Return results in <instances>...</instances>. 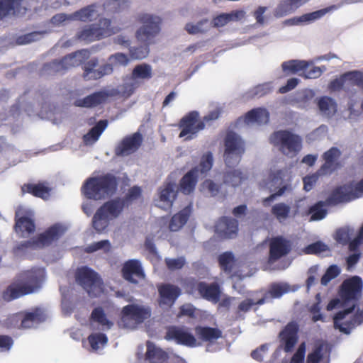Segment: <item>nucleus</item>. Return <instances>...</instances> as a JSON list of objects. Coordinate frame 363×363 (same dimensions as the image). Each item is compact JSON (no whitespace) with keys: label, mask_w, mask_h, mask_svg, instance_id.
<instances>
[{"label":"nucleus","mask_w":363,"mask_h":363,"mask_svg":"<svg viewBox=\"0 0 363 363\" xmlns=\"http://www.w3.org/2000/svg\"><path fill=\"white\" fill-rule=\"evenodd\" d=\"M245 151V143L237 133L228 130V184L235 187L246 179L242 172L237 169H230L240 162Z\"/></svg>","instance_id":"obj_1"},{"label":"nucleus","mask_w":363,"mask_h":363,"mask_svg":"<svg viewBox=\"0 0 363 363\" xmlns=\"http://www.w3.org/2000/svg\"><path fill=\"white\" fill-rule=\"evenodd\" d=\"M138 86L139 83L133 81L129 77L125 79V82L120 91L113 88L105 89L89 95L83 99H78L74 104L77 106L86 108L95 106L105 102L109 97L116 96L118 92H120L123 97H129Z\"/></svg>","instance_id":"obj_2"},{"label":"nucleus","mask_w":363,"mask_h":363,"mask_svg":"<svg viewBox=\"0 0 363 363\" xmlns=\"http://www.w3.org/2000/svg\"><path fill=\"white\" fill-rule=\"evenodd\" d=\"M116 189L115 177L106 175L87 179L83 186L84 195L91 199L99 200L112 195Z\"/></svg>","instance_id":"obj_3"},{"label":"nucleus","mask_w":363,"mask_h":363,"mask_svg":"<svg viewBox=\"0 0 363 363\" xmlns=\"http://www.w3.org/2000/svg\"><path fill=\"white\" fill-rule=\"evenodd\" d=\"M269 142L287 156L296 155L302 148L301 137L288 130L274 132L269 137Z\"/></svg>","instance_id":"obj_4"},{"label":"nucleus","mask_w":363,"mask_h":363,"mask_svg":"<svg viewBox=\"0 0 363 363\" xmlns=\"http://www.w3.org/2000/svg\"><path fill=\"white\" fill-rule=\"evenodd\" d=\"M150 315L151 311L147 306L138 303L129 304L123 308L118 324L125 328L134 329Z\"/></svg>","instance_id":"obj_5"},{"label":"nucleus","mask_w":363,"mask_h":363,"mask_svg":"<svg viewBox=\"0 0 363 363\" xmlns=\"http://www.w3.org/2000/svg\"><path fill=\"white\" fill-rule=\"evenodd\" d=\"M118 31V28L113 25L110 19L103 18L97 23L85 27L78 33V38L81 40L91 42L110 36Z\"/></svg>","instance_id":"obj_6"},{"label":"nucleus","mask_w":363,"mask_h":363,"mask_svg":"<svg viewBox=\"0 0 363 363\" xmlns=\"http://www.w3.org/2000/svg\"><path fill=\"white\" fill-rule=\"evenodd\" d=\"M143 26L137 30V39L146 44L152 43L160 31L161 18L158 16L145 13L140 16Z\"/></svg>","instance_id":"obj_7"},{"label":"nucleus","mask_w":363,"mask_h":363,"mask_svg":"<svg viewBox=\"0 0 363 363\" xmlns=\"http://www.w3.org/2000/svg\"><path fill=\"white\" fill-rule=\"evenodd\" d=\"M76 279L91 296H99L103 291L102 282L98 274L88 267L78 269Z\"/></svg>","instance_id":"obj_8"},{"label":"nucleus","mask_w":363,"mask_h":363,"mask_svg":"<svg viewBox=\"0 0 363 363\" xmlns=\"http://www.w3.org/2000/svg\"><path fill=\"white\" fill-rule=\"evenodd\" d=\"M356 306L357 303H352L347 308L340 311L335 315L333 323L335 329H338L345 334H349L354 328L363 323V311H357L350 320L342 322L347 315L354 311Z\"/></svg>","instance_id":"obj_9"},{"label":"nucleus","mask_w":363,"mask_h":363,"mask_svg":"<svg viewBox=\"0 0 363 363\" xmlns=\"http://www.w3.org/2000/svg\"><path fill=\"white\" fill-rule=\"evenodd\" d=\"M181 132L179 138L184 140H191L197 137L198 133L204 129L205 123L199 118V113L192 111L182 118L179 123Z\"/></svg>","instance_id":"obj_10"},{"label":"nucleus","mask_w":363,"mask_h":363,"mask_svg":"<svg viewBox=\"0 0 363 363\" xmlns=\"http://www.w3.org/2000/svg\"><path fill=\"white\" fill-rule=\"evenodd\" d=\"M363 282L358 276H354L345 279L341 284L340 289V296L343 305L348 303H357L362 295Z\"/></svg>","instance_id":"obj_11"},{"label":"nucleus","mask_w":363,"mask_h":363,"mask_svg":"<svg viewBox=\"0 0 363 363\" xmlns=\"http://www.w3.org/2000/svg\"><path fill=\"white\" fill-rule=\"evenodd\" d=\"M66 228L62 225L55 224L38 238L22 245L26 250H36L51 244L64 234Z\"/></svg>","instance_id":"obj_12"},{"label":"nucleus","mask_w":363,"mask_h":363,"mask_svg":"<svg viewBox=\"0 0 363 363\" xmlns=\"http://www.w3.org/2000/svg\"><path fill=\"white\" fill-rule=\"evenodd\" d=\"M43 277L44 271L43 269H40L38 271V274L35 277V285L33 286H22L17 284H11L4 292V299L7 301H10L23 295L34 292L38 288V284Z\"/></svg>","instance_id":"obj_13"},{"label":"nucleus","mask_w":363,"mask_h":363,"mask_svg":"<svg viewBox=\"0 0 363 363\" xmlns=\"http://www.w3.org/2000/svg\"><path fill=\"white\" fill-rule=\"evenodd\" d=\"M147 359L150 363H186L185 360L174 354L168 355L153 343H147Z\"/></svg>","instance_id":"obj_14"},{"label":"nucleus","mask_w":363,"mask_h":363,"mask_svg":"<svg viewBox=\"0 0 363 363\" xmlns=\"http://www.w3.org/2000/svg\"><path fill=\"white\" fill-rule=\"evenodd\" d=\"M299 326L295 321H291L279 333L280 342L284 352H291L298 340Z\"/></svg>","instance_id":"obj_15"},{"label":"nucleus","mask_w":363,"mask_h":363,"mask_svg":"<svg viewBox=\"0 0 363 363\" xmlns=\"http://www.w3.org/2000/svg\"><path fill=\"white\" fill-rule=\"evenodd\" d=\"M341 156L340 150L335 147L330 148L322 156L324 163L317 172L320 176L330 175L340 167L338 159Z\"/></svg>","instance_id":"obj_16"},{"label":"nucleus","mask_w":363,"mask_h":363,"mask_svg":"<svg viewBox=\"0 0 363 363\" xmlns=\"http://www.w3.org/2000/svg\"><path fill=\"white\" fill-rule=\"evenodd\" d=\"M291 250L289 240L282 236H276L269 242V260L276 262L281 257L287 255Z\"/></svg>","instance_id":"obj_17"},{"label":"nucleus","mask_w":363,"mask_h":363,"mask_svg":"<svg viewBox=\"0 0 363 363\" xmlns=\"http://www.w3.org/2000/svg\"><path fill=\"white\" fill-rule=\"evenodd\" d=\"M166 339L174 340L178 344L188 347H196L199 345L192 333L185 328L172 327L169 328L166 334Z\"/></svg>","instance_id":"obj_18"},{"label":"nucleus","mask_w":363,"mask_h":363,"mask_svg":"<svg viewBox=\"0 0 363 363\" xmlns=\"http://www.w3.org/2000/svg\"><path fill=\"white\" fill-rule=\"evenodd\" d=\"M176 196L175 186L167 184L160 187L154 202L157 207L167 211L172 208Z\"/></svg>","instance_id":"obj_19"},{"label":"nucleus","mask_w":363,"mask_h":363,"mask_svg":"<svg viewBox=\"0 0 363 363\" xmlns=\"http://www.w3.org/2000/svg\"><path fill=\"white\" fill-rule=\"evenodd\" d=\"M33 212L23 206H19L16 212V231L21 232L23 235L24 233H30L35 229V225L31 219Z\"/></svg>","instance_id":"obj_20"},{"label":"nucleus","mask_w":363,"mask_h":363,"mask_svg":"<svg viewBox=\"0 0 363 363\" xmlns=\"http://www.w3.org/2000/svg\"><path fill=\"white\" fill-rule=\"evenodd\" d=\"M88 55L87 50H79L66 56L61 62H52V66L57 72L68 69L81 65L88 57Z\"/></svg>","instance_id":"obj_21"},{"label":"nucleus","mask_w":363,"mask_h":363,"mask_svg":"<svg viewBox=\"0 0 363 363\" xmlns=\"http://www.w3.org/2000/svg\"><path fill=\"white\" fill-rule=\"evenodd\" d=\"M90 325L92 329L107 330L113 325V321L102 307L94 308L91 314Z\"/></svg>","instance_id":"obj_22"},{"label":"nucleus","mask_w":363,"mask_h":363,"mask_svg":"<svg viewBox=\"0 0 363 363\" xmlns=\"http://www.w3.org/2000/svg\"><path fill=\"white\" fill-rule=\"evenodd\" d=\"M143 137L139 133H135L125 138L116 148V154L126 156L135 152L140 146Z\"/></svg>","instance_id":"obj_23"},{"label":"nucleus","mask_w":363,"mask_h":363,"mask_svg":"<svg viewBox=\"0 0 363 363\" xmlns=\"http://www.w3.org/2000/svg\"><path fill=\"white\" fill-rule=\"evenodd\" d=\"M160 306L163 308H170L180 294V289L171 284H164L159 288Z\"/></svg>","instance_id":"obj_24"},{"label":"nucleus","mask_w":363,"mask_h":363,"mask_svg":"<svg viewBox=\"0 0 363 363\" xmlns=\"http://www.w3.org/2000/svg\"><path fill=\"white\" fill-rule=\"evenodd\" d=\"M123 277L133 283H137L139 279L144 278L141 264L138 260L130 259L126 262L122 269Z\"/></svg>","instance_id":"obj_25"},{"label":"nucleus","mask_w":363,"mask_h":363,"mask_svg":"<svg viewBox=\"0 0 363 363\" xmlns=\"http://www.w3.org/2000/svg\"><path fill=\"white\" fill-rule=\"evenodd\" d=\"M357 195H354L352 191H347L345 186H340L335 188L330 196L326 199V203L328 205H337L341 203H346L357 199Z\"/></svg>","instance_id":"obj_26"},{"label":"nucleus","mask_w":363,"mask_h":363,"mask_svg":"<svg viewBox=\"0 0 363 363\" xmlns=\"http://www.w3.org/2000/svg\"><path fill=\"white\" fill-rule=\"evenodd\" d=\"M308 1L309 0H282L274 9V16L276 18L286 16L295 11Z\"/></svg>","instance_id":"obj_27"},{"label":"nucleus","mask_w":363,"mask_h":363,"mask_svg":"<svg viewBox=\"0 0 363 363\" xmlns=\"http://www.w3.org/2000/svg\"><path fill=\"white\" fill-rule=\"evenodd\" d=\"M241 120L246 124L267 123L269 120V113L266 108H256L247 112L243 118H239V121Z\"/></svg>","instance_id":"obj_28"},{"label":"nucleus","mask_w":363,"mask_h":363,"mask_svg":"<svg viewBox=\"0 0 363 363\" xmlns=\"http://www.w3.org/2000/svg\"><path fill=\"white\" fill-rule=\"evenodd\" d=\"M247 208L245 204L240 205L233 210V214L236 218H228V239L235 238L238 233V220H242L247 213Z\"/></svg>","instance_id":"obj_29"},{"label":"nucleus","mask_w":363,"mask_h":363,"mask_svg":"<svg viewBox=\"0 0 363 363\" xmlns=\"http://www.w3.org/2000/svg\"><path fill=\"white\" fill-rule=\"evenodd\" d=\"M124 203L120 200H113L105 203L98 211L111 221L117 218L122 213Z\"/></svg>","instance_id":"obj_30"},{"label":"nucleus","mask_w":363,"mask_h":363,"mask_svg":"<svg viewBox=\"0 0 363 363\" xmlns=\"http://www.w3.org/2000/svg\"><path fill=\"white\" fill-rule=\"evenodd\" d=\"M101 8L99 6L91 5L73 13L74 20L91 21L99 16Z\"/></svg>","instance_id":"obj_31"},{"label":"nucleus","mask_w":363,"mask_h":363,"mask_svg":"<svg viewBox=\"0 0 363 363\" xmlns=\"http://www.w3.org/2000/svg\"><path fill=\"white\" fill-rule=\"evenodd\" d=\"M196 287L203 298L214 303L219 300L220 291L217 285L201 282L197 284Z\"/></svg>","instance_id":"obj_32"},{"label":"nucleus","mask_w":363,"mask_h":363,"mask_svg":"<svg viewBox=\"0 0 363 363\" xmlns=\"http://www.w3.org/2000/svg\"><path fill=\"white\" fill-rule=\"evenodd\" d=\"M198 170L194 169L186 173L180 181V191L184 194H190L197 183Z\"/></svg>","instance_id":"obj_33"},{"label":"nucleus","mask_w":363,"mask_h":363,"mask_svg":"<svg viewBox=\"0 0 363 363\" xmlns=\"http://www.w3.org/2000/svg\"><path fill=\"white\" fill-rule=\"evenodd\" d=\"M190 214V207H186L175 214L169 222V230L172 232L179 230L187 222Z\"/></svg>","instance_id":"obj_34"},{"label":"nucleus","mask_w":363,"mask_h":363,"mask_svg":"<svg viewBox=\"0 0 363 363\" xmlns=\"http://www.w3.org/2000/svg\"><path fill=\"white\" fill-rule=\"evenodd\" d=\"M51 188L45 184L40 183L37 184H27L22 187V192H28L35 196L43 199H48L50 195Z\"/></svg>","instance_id":"obj_35"},{"label":"nucleus","mask_w":363,"mask_h":363,"mask_svg":"<svg viewBox=\"0 0 363 363\" xmlns=\"http://www.w3.org/2000/svg\"><path fill=\"white\" fill-rule=\"evenodd\" d=\"M46 315L43 311L35 309L33 312L27 313L21 320V327L23 328H31L35 327L38 323L44 321Z\"/></svg>","instance_id":"obj_36"},{"label":"nucleus","mask_w":363,"mask_h":363,"mask_svg":"<svg viewBox=\"0 0 363 363\" xmlns=\"http://www.w3.org/2000/svg\"><path fill=\"white\" fill-rule=\"evenodd\" d=\"M107 121H100L86 135H84V142L86 145H92L96 142L101 133L106 128Z\"/></svg>","instance_id":"obj_37"},{"label":"nucleus","mask_w":363,"mask_h":363,"mask_svg":"<svg viewBox=\"0 0 363 363\" xmlns=\"http://www.w3.org/2000/svg\"><path fill=\"white\" fill-rule=\"evenodd\" d=\"M211 28V22L208 18H203L196 23L189 22L185 25V30L190 35L204 33Z\"/></svg>","instance_id":"obj_38"},{"label":"nucleus","mask_w":363,"mask_h":363,"mask_svg":"<svg viewBox=\"0 0 363 363\" xmlns=\"http://www.w3.org/2000/svg\"><path fill=\"white\" fill-rule=\"evenodd\" d=\"M289 291L290 286L286 283H272L264 297H265V301L268 298H279Z\"/></svg>","instance_id":"obj_39"},{"label":"nucleus","mask_w":363,"mask_h":363,"mask_svg":"<svg viewBox=\"0 0 363 363\" xmlns=\"http://www.w3.org/2000/svg\"><path fill=\"white\" fill-rule=\"evenodd\" d=\"M152 76V68L150 65L142 64L136 66L132 72L130 79L136 83H140V80L150 79Z\"/></svg>","instance_id":"obj_40"},{"label":"nucleus","mask_w":363,"mask_h":363,"mask_svg":"<svg viewBox=\"0 0 363 363\" xmlns=\"http://www.w3.org/2000/svg\"><path fill=\"white\" fill-rule=\"evenodd\" d=\"M21 0H0V18L10 14L19 13Z\"/></svg>","instance_id":"obj_41"},{"label":"nucleus","mask_w":363,"mask_h":363,"mask_svg":"<svg viewBox=\"0 0 363 363\" xmlns=\"http://www.w3.org/2000/svg\"><path fill=\"white\" fill-rule=\"evenodd\" d=\"M271 213L279 223H283L289 217L291 207L285 203H278L272 207Z\"/></svg>","instance_id":"obj_42"},{"label":"nucleus","mask_w":363,"mask_h":363,"mask_svg":"<svg viewBox=\"0 0 363 363\" xmlns=\"http://www.w3.org/2000/svg\"><path fill=\"white\" fill-rule=\"evenodd\" d=\"M129 5L128 0H108L104 3L103 8L107 13H113L126 9Z\"/></svg>","instance_id":"obj_43"},{"label":"nucleus","mask_w":363,"mask_h":363,"mask_svg":"<svg viewBox=\"0 0 363 363\" xmlns=\"http://www.w3.org/2000/svg\"><path fill=\"white\" fill-rule=\"evenodd\" d=\"M325 205L324 201H318L308 208V213L311 214V221L320 220L326 216L327 210L323 208Z\"/></svg>","instance_id":"obj_44"},{"label":"nucleus","mask_w":363,"mask_h":363,"mask_svg":"<svg viewBox=\"0 0 363 363\" xmlns=\"http://www.w3.org/2000/svg\"><path fill=\"white\" fill-rule=\"evenodd\" d=\"M97 65V60H91L85 65L84 77L86 79H97L104 77L99 68H96Z\"/></svg>","instance_id":"obj_45"},{"label":"nucleus","mask_w":363,"mask_h":363,"mask_svg":"<svg viewBox=\"0 0 363 363\" xmlns=\"http://www.w3.org/2000/svg\"><path fill=\"white\" fill-rule=\"evenodd\" d=\"M110 222L108 218L97 210L92 219V225L97 233H101L107 229Z\"/></svg>","instance_id":"obj_46"},{"label":"nucleus","mask_w":363,"mask_h":363,"mask_svg":"<svg viewBox=\"0 0 363 363\" xmlns=\"http://www.w3.org/2000/svg\"><path fill=\"white\" fill-rule=\"evenodd\" d=\"M92 350L96 351L103 348L107 343V337L101 333H93L88 337Z\"/></svg>","instance_id":"obj_47"},{"label":"nucleus","mask_w":363,"mask_h":363,"mask_svg":"<svg viewBox=\"0 0 363 363\" xmlns=\"http://www.w3.org/2000/svg\"><path fill=\"white\" fill-rule=\"evenodd\" d=\"M281 67L284 72L295 74L299 71H303V69L306 67V61L297 60H289L283 62Z\"/></svg>","instance_id":"obj_48"},{"label":"nucleus","mask_w":363,"mask_h":363,"mask_svg":"<svg viewBox=\"0 0 363 363\" xmlns=\"http://www.w3.org/2000/svg\"><path fill=\"white\" fill-rule=\"evenodd\" d=\"M325 70V67L324 66L320 67L313 65H310L306 62V67L303 69V73L301 75L306 79H316L318 78Z\"/></svg>","instance_id":"obj_49"},{"label":"nucleus","mask_w":363,"mask_h":363,"mask_svg":"<svg viewBox=\"0 0 363 363\" xmlns=\"http://www.w3.org/2000/svg\"><path fill=\"white\" fill-rule=\"evenodd\" d=\"M345 82L350 86H358L363 89V74L359 71H350L344 74Z\"/></svg>","instance_id":"obj_50"},{"label":"nucleus","mask_w":363,"mask_h":363,"mask_svg":"<svg viewBox=\"0 0 363 363\" xmlns=\"http://www.w3.org/2000/svg\"><path fill=\"white\" fill-rule=\"evenodd\" d=\"M318 106L321 112L329 115L335 111L336 105L331 98L323 96L318 100Z\"/></svg>","instance_id":"obj_51"},{"label":"nucleus","mask_w":363,"mask_h":363,"mask_svg":"<svg viewBox=\"0 0 363 363\" xmlns=\"http://www.w3.org/2000/svg\"><path fill=\"white\" fill-rule=\"evenodd\" d=\"M197 333L205 340L213 341L220 337V332L211 328H197Z\"/></svg>","instance_id":"obj_52"},{"label":"nucleus","mask_w":363,"mask_h":363,"mask_svg":"<svg viewBox=\"0 0 363 363\" xmlns=\"http://www.w3.org/2000/svg\"><path fill=\"white\" fill-rule=\"evenodd\" d=\"M227 218L223 216L220 218L215 225L214 238L217 240H225L227 237Z\"/></svg>","instance_id":"obj_53"},{"label":"nucleus","mask_w":363,"mask_h":363,"mask_svg":"<svg viewBox=\"0 0 363 363\" xmlns=\"http://www.w3.org/2000/svg\"><path fill=\"white\" fill-rule=\"evenodd\" d=\"M330 10V8H325L323 9L318 10L311 13H306L298 17L296 21L298 22H311L315 20H317L321 17H323L325 14H326Z\"/></svg>","instance_id":"obj_54"},{"label":"nucleus","mask_w":363,"mask_h":363,"mask_svg":"<svg viewBox=\"0 0 363 363\" xmlns=\"http://www.w3.org/2000/svg\"><path fill=\"white\" fill-rule=\"evenodd\" d=\"M340 273V268L335 265H330L323 275L320 283L323 286H326L332 279L336 278Z\"/></svg>","instance_id":"obj_55"},{"label":"nucleus","mask_w":363,"mask_h":363,"mask_svg":"<svg viewBox=\"0 0 363 363\" xmlns=\"http://www.w3.org/2000/svg\"><path fill=\"white\" fill-rule=\"evenodd\" d=\"M219 190L220 186L210 179L203 182L200 187V191L207 196H216Z\"/></svg>","instance_id":"obj_56"},{"label":"nucleus","mask_w":363,"mask_h":363,"mask_svg":"<svg viewBox=\"0 0 363 363\" xmlns=\"http://www.w3.org/2000/svg\"><path fill=\"white\" fill-rule=\"evenodd\" d=\"M111 248V243L108 240H101L99 242H96L88 245L86 247V252H94L96 251H102L104 252H107L110 251Z\"/></svg>","instance_id":"obj_57"},{"label":"nucleus","mask_w":363,"mask_h":363,"mask_svg":"<svg viewBox=\"0 0 363 363\" xmlns=\"http://www.w3.org/2000/svg\"><path fill=\"white\" fill-rule=\"evenodd\" d=\"M265 303V297H262L257 300V301H254L250 298H246L242 301L238 306V312H243L247 313L250 311L252 306L254 305H262Z\"/></svg>","instance_id":"obj_58"},{"label":"nucleus","mask_w":363,"mask_h":363,"mask_svg":"<svg viewBox=\"0 0 363 363\" xmlns=\"http://www.w3.org/2000/svg\"><path fill=\"white\" fill-rule=\"evenodd\" d=\"M309 312L311 313L312 317L311 320L313 323H315L317 321H325V317L324 315L320 313L321 311V306H320V301H318L315 303H314L309 308Z\"/></svg>","instance_id":"obj_59"},{"label":"nucleus","mask_w":363,"mask_h":363,"mask_svg":"<svg viewBox=\"0 0 363 363\" xmlns=\"http://www.w3.org/2000/svg\"><path fill=\"white\" fill-rule=\"evenodd\" d=\"M72 21H74L73 13L69 15L65 13H58L52 18L51 23L55 26H64Z\"/></svg>","instance_id":"obj_60"},{"label":"nucleus","mask_w":363,"mask_h":363,"mask_svg":"<svg viewBox=\"0 0 363 363\" xmlns=\"http://www.w3.org/2000/svg\"><path fill=\"white\" fill-rule=\"evenodd\" d=\"M108 62L114 67L125 66L128 64L129 59L123 53H116L110 56Z\"/></svg>","instance_id":"obj_61"},{"label":"nucleus","mask_w":363,"mask_h":363,"mask_svg":"<svg viewBox=\"0 0 363 363\" xmlns=\"http://www.w3.org/2000/svg\"><path fill=\"white\" fill-rule=\"evenodd\" d=\"M327 250V245L320 241L308 245L305 250L306 254L315 255Z\"/></svg>","instance_id":"obj_62"},{"label":"nucleus","mask_w":363,"mask_h":363,"mask_svg":"<svg viewBox=\"0 0 363 363\" xmlns=\"http://www.w3.org/2000/svg\"><path fill=\"white\" fill-rule=\"evenodd\" d=\"M322 352L323 345H320L308 354L307 363H318L323 357Z\"/></svg>","instance_id":"obj_63"},{"label":"nucleus","mask_w":363,"mask_h":363,"mask_svg":"<svg viewBox=\"0 0 363 363\" xmlns=\"http://www.w3.org/2000/svg\"><path fill=\"white\" fill-rule=\"evenodd\" d=\"M149 53L147 46H142L138 48L130 50V56L134 60H141L145 58Z\"/></svg>","instance_id":"obj_64"}]
</instances>
